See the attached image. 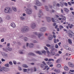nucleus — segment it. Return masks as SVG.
Listing matches in <instances>:
<instances>
[{"instance_id":"obj_18","label":"nucleus","mask_w":74,"mask_h":74,"mask_svg":"<svg viewBox=\"0 0 74 74\" xmlns=\"http://www.w3.org/2000/svg\"><path fill=\"white\" fill-rule=\"evenodd\" d=\"M60 4L61 7H63V6H64V2H63V1H61L60 2Z\"/></svg>"},{"instance_id":"obj_2","label":"nucleus","mask_w":74,"mask_h":74,"mask_svg":"<svg viewBox=\"0 0 74 74\" xmlns=\"http://www.w3.org/2000/svg\"><path fill=\"white\" fill-rule=\"evenodd\" d=\"M46 51L44 50H42L41 51H37L36 52V53H38V54L40 55H42V53L43 55H46Z\"/></svg>"},{"instance_id":"obj_42","label":"nucleus","mask_w":74,"mask_h":74,"mask_svg":"<svg viewBox=\"0 0 74 74\" xmlns=\"http://www.w3.org/2000/svg\"><path fill=\"white\" fill-rule=\"evenodd\" d=\"M56 63H60V60L59 59H58L56 61Z\"/></svg>"},{"instance_id":"obj_57","label":"nucleus","mask_w":74,"mask_h":74,"mask_svg":"<svg viewBox=\"0 0 74 74\" xmlns=\"http://www.w3.org/2000/svg\"><path fill=\"white\" fill-rule=\"evenodd\" d=\"M55 47L56 48H58V45H56Z\"/></svg>"},{"instance_id":"obj_7","label":"nucleus","mask_w":74,"mask_h":74,"mask_svg":"<svg viewBox=\"0 0 74 74\" xmlns=\"http://www.w3.org/2000/svg\"><path fill=\"white\" fill-rule=\"evenodd\" d=\"M35 5H38V6H41L42 4L41 3L39 2V1L38 0H37L36 1V3H35Z\"/></svg>"},{"instance_id":"obj_1","label":"nucleus","mask_w":74,"mask_h":74,"mask_svg":"<svg viewBox=\"0 0 74 74\" xmlns=\"http://www.w3.org/2000/svg\"><path fill=\"white\" fill-rule=\"evenodd\" d=\"M23 9L24 10H25V11H26V13L28 15H30V14H32V10L30 8H27V7L25 6L23 8Z\"/></svg>"},{"instance_id":"obj_4","label":"nucleus","mask_w":74,"mask_h":74,"mask_svg":"<svg viewBox=\"0 0 74 74\" xmlns=\"http://www.w3.org/2000/svg\"><path fill=\"white\" fill-rule=\"evenodd\" d=\"M21 30L22 32L25 33L26 32H27V31L29 30V27L27 26L24 27L22 28Z\"/></svg>"},{"instance_id":"obj_5","label":"nucleus","mask_w":74,"mask_h":74,"mask_svg":"<svg viewBox=\"0 0 74 74\" xmlns=\"http://www.w3.org/2000/svg\"><path fill=\"white\" fill-rule=\"evenodd\" d=\"M33 34H35V35H36V36H38V38H40L41 36H42V34L40 33H38L36 32H33Z\"/></svg>"},{"instance_id":"obj_54","label":"nucleus","mask_w":74,"mask_h":74,"mask_svg":"<svg viewBox=\"0 0 74 74\" xmlns=\"http://www.w3.org/2000/svg\"><path fill=\"white\" fill-rule=\"evenodd\" d=\"M54 43H56V38L54 39Z\"/></svg>"},{"instance_id":"obj_3","label":"nucleus","mask_w":74,"mask_h":74,"mask_svg":"<svg viewBox=\"0 0 74 74\" xmlns=\"http://www.w3.org/2000/svg\"><path fill=\"white\" fill-rule=\"evenodd\" d=\"M4 12L5 13H10L11 12V9L10 7H6L4 9Z\"/></svg>"},{"instance_id":"obj_10","label":"nucleus","mask_w":74,"mask_h":74,"mask_svg":"<svg viewBox=\"0 0 74 74\" xmlns=\"http://www.w3.org/2000/svg\"><path fill=\"white\" fill-rule=\"evenodd\" d=\"M31 26L32 29H34L36 26V24L35 23H32L31 24Z\"/></svg>"},{"instance_id":"obj_44","label":"nucleus","mask_w":74,"mask_h":74,"mask_svg":"<svg viewBox=\"0 0 74 74\" xmlns=\"http://www.w3.org/2000/svg\"><path fill=\"white\" fill-rule=\"evenodd\" d=\"M32 42H34V43H37V41L34 40H32Z\"/></svg>"},{"instance_id":"obj_36","label":"nucleus","mask_w":74,"mask_h":74,"mask_svg":"<svg viewBox=\"0 0 74 74\" xmlns=\"http://www.w3.org/2000/svg\"><path fill=\"white\" fill-rule=\"evenodd\" d=\"M7 31V29L6 28H3V32H5Z\"/></svg>"},{"instance_id":"obj_26","label":"nucleus","mask_w":74,"mask_h":74,"mask_svg":"<svg viewBox=\"0 0 74 74\" xmlns=\"http://www.w3.org/2000/svg\"><path fill=\"white\" fill-rule=\"evenodd\" d=\"M23 67L24 68H28V66H27V65L24 64L23 65Z\"/></svg>"},{"instance_id":"obj_13","label":"nucleus","mask_w":74,"mask_h":74,"mask_svg":"<svg viewBox=\"0 0 74 74\" xmlns=\"http://www.w3.org/2000/svg\"><path fill=\"white\" fill-rule=\"evenodd\" d=\"M68 64L69 65V66L71 67H73L74 66V64L70 62H68Z\"/></svg>"},{"instance_id":"obj_31","label":"nucleus","mask_w":74,"mask_h":74,"mask_svg":"<svg viewBox=\"0 0 74 74\" xmlns=\"http://www.w3.org/2000/svg\"><path fill=\"white\" fill-rule=\"evenodd\" d=\"M47 64L48 65H50V64H52V62H47Z\"/></svg>"},{"instance_id":"obj_43","label":"nucleus","mask_w":74,"mask_h":74,"mask_svg":"<svg viewBox=\"0 0 74 74\" xmlns=\"http://www.w3.org/2000/svg\"><path fill=\"white\" fill-rule=\"evenodd\" d=\"M45 8L47 11H49V9H48V7L47 6H45Z\"/></svg>"},{"instance_id":"obj_23","label":"nucleus","mask_w":74,"mask_h":74,"mask_svg":"<svg viewBox=\"0 0 74 74\" xmlns=\"http://www.w3.org/2000/svg\"><path fill=\"white\" fill-rule=\"evenodd\" d=\"M64 69L65 71H68L69 70V68L67 66H64Z\"/></svg>"},{"instance_id":"obj_29","label":"nucleus","mask_w":74,"mask_h":74,"mask_svg":"<svg viewBox=\"0 0 74 74\" xmlns=\"http://www.w3.org/2000/svg\"><path fill=\"white\" fill-rule=\"evenodd\" d=\"M6 18L8 20L9 19H10V16L8 15H7L6 16Z\"/></svg>"},{"instance_id":"obj_34","label":"nucleus","mask_w":74,"mask_h":74,"mask_svg":"<svg viewBox=\"0 0 74 74\" xmlns=\"http://www.w3.org/2000/svg\"><path fill=\"white\" fill-rule=\"evenodd\" d=\"M66 17L63 16L62 17V19L64 20V21L66 19Z\"/></svg>"},{"instance_id":"obj_41","label":"nucleus","mask_w":74,"mask_h":74,"mask_svg":"<svg viewBox=\"0 0 74 74\" xmlns=\"http://www.w3.org/2000/svg\"><path fill=\"white\" fill-rule=\"evenodd\" d=\"M24 40L25 41H27V38L26 37H25L24 38Z\"/></svg>"},{"instance_id":"obj_61","label":"nucleus","mask_w":74,"mask_h":74,"mask_svg":"<svg viewBox=\"0 0 74 74\" xmlns=\"http://www.w3.org/2000/svg\"><path fill=\"white\" fill-rule=\"evenodd\" d=\"M46 46L48 47H51V45H50L47 44L46 45Z\"/></svg>"},{"instance_id":"obj_27","label":"nucleus","mask_w":74,"mask_h":74,"mask_svg":"<svg viewBox=\"0 0 74 74\" xmlns=\"http://www.w3.org/2000/svg\"><path fill=\"white\" fill-rule=\"evenodd\" d=\"M29 55H31L32 56H35L36 55L35 54L32 53H29L28 54Z\"/></svg>"},{"instance_id":"obj_48","label":"nucleus","mask_w":74,"mask_h":74,"mask_svg":"<svg viewBox=\"0 0 74 74\" xmlns=\"http://www.w3.org/2000/svg\"><path fill=\"white\" fill-rule=\"evenodd\" d=\"M0 32H3V28H1L0 29Z\"/></svg>"},{"instance_id":"obj_53","label":"nucleus","mask_w":74,"mask_h":74,"mask_svg":"<svg viewBox=\"0 0 74 74\" xmlns=\"http://www.w3.org/2000/svg\"><path fill=\"white\" fill-rule=\"evenodd\" d=\"M32 37L33 38H34V39H36V37L34 35H32Z\"/></svg>"},{"instance_id":"obj_50","label":"nucleus","mask_w":74,"mask_h":74,"mask_svg":"<svg viewBox=\"0 0 74 74\" xmlns=\"http://www.w3.org/2000/svg\"><path fill=\"white\" fill-rule=\"evenodd\" d=\"M27 71V70L26 69H23V71L24 73H25V72H26Z\"/></svg>"},{"instance_id":"obj_11","label":"nucleus","mask_w":74,"mask_h":74,"mask_svg":"<svg viewBox=\"0 0 74 74\" xmlns=\"http://www.w3.org/2000/svg\"><path fill=\"white\" fill-rule=\"evenodd\" d=\"M42 63L43 64H42L40 65V67L42 69H44V67L45 66V65H47V64H46L45 63V62L43 61L42 62Z\"/></svg>"},{"instance_id":"obj_24","label":"nucleus","mask_w":74,"mask_h":74,"mask_svg":"<svg viewBox=\"0 0 74 74\" xmlns=\"http://www.w3.org/2000/svg\"><path fill=\"white\" fill-rule=\"evenodd\" d=\"M53 38V37H52L51 35L50 36H49L48 37V40H52Z\"/></svg>"},{"instance_id":"obj_45","label":"nucleus","mask_w":74,"mask_h":74,"mask_svg":"<svg viewBox=\"0 0 74 74\" xmlns=\"http://www.w3.org/2000/svg\"><path fill=\"white\" fill-rule=\"evenodd\" d=\"M59 28L60 29H63V26L62 25H60L59 27Z\"/></svg>"},{"instance_id":"obj_40","label":"nucleus","mask_w":74,"mask_h":74,"mask_svg":"<svg viewBox=\"0 0 74 74\" xmlns=\"http://www.w3.org/2000/svg\"><path fill=\"white\" fill-rule=\"evenodd\" d=\"M48 61L49 62H50L51 61H54V60H53V59H49L48 60Z\"/></svg>"},{"instance_id":"obj_16","label":"nucleus","mask_w":74,"mask_h":74,"mask_svg":"<svg viewBox=\"0 0 74 74\" xmlns=\"http://www.w3.org/2000/svg\"><path fill=\"white\" fill-rule=\"evenodd\" d=\"M47 20V21H48V22H50L51 21V18L50 17H47L46 18Z\"/></svg>"},{"instance_id":"obj_38","label":"nucleus","mask_w":74,"mask_h":74,"mask_svg":"<svg viewBox=\"0 0 74 74\" xmlns=\"http://www.w3.org/2000/svg\"><path fill=\"white\" fill-rule=\"evenodd\" d=\"M9 64H7L5 65V67H9Z\"/></svg>"},{"instance_id":"obj_56","label":"nucleus","mask_w":74,"mask_h":74,"mask_svg":"<svg viewBox=\"0 0 74 74\" xmlns=\"http://www.w3.org/2000/svg\"><path fill=\"white\" fill-rule=\"evenodd\" d=\"M9 64L10 65H12V62L11 61H10L9 62Z\"/></svg>"},{"instance_id":"obj_9","label":"nucleus","mask_w":74,"mask_h":74,"mask_svg":"<svg viewBox=\"0 0 74 74\" xmlns=\"http://www.w3.org/2000/svg\"><path fill=\"white\" fill-rule=\"evenodd\" d=\"M47 28L45 27H42L39 29L40 31V32H44L46 31V29Z\"/></svg>"},{"instance_id":"obj_64","label":"nucleus","mask_w":74,"mask_h":74,"mask_svg":"<svg viewBox=\"0 0 74 74\" xmlns=\"http://www.w3.org/2000/svg\"><path fill=\"white\" fill-rule=\"evenodd\" d=\"M10 43H8L7 44V47H10Z\"/></svg>"},{"instance_id":"obj_22","label":"nucleus","mask_w":74,"mask_h":74,"mask_svg":"<svg viewBox=\"0 0 74 74\" xmlns=\"http://www.w3.org/2000/svg\"><path fill=\"white\" fill-rule=\"evenodd\" d=\"M1 69L4 71H7V69L5 67H2L1 68Z\"/></svg>"},{"instance_id":"obj_19","label":"nucleus","mask_w":74,"mask_h":74,"mask_svg":"<svg viewBox=\"0 0 74 74\" xmlns=\"http://www.w3.org/2000/svg\"><path fill=\"white\" fill-rule=\"evenodd\" d=\"M6 51H12V48H10L8 47H6Z\"/></svg>"},{"instance_id":"obj_51","label":"nucleus","mask_w":74,"mask_h":74,"mask_svg":"<svg viewBox=\"0 0 74 74\" xmlns=\"http://www.w3.org/2000/svg\"><path fill=\"white\" fill-rule=\"evenodd\" d=\"M13 62L14 64H16V62L15 60L13 61Z\"/></svg>"},{"instance_id":"obj_30","label":"nucleus","mask_w":74,"mask_h":74,"mask_svg":"<svg viewBox=\"0 0 74 74\" xmlns=\"http://www.w3.org/2000/svg\"><path fill=\"white\" fill-rule=\"evenodd\" d=\"M68 35L69 36V37H70L71 38H72V35L71 34H70V33H69L68 34Z\"/></svg>"},{"instance_id":"obj_59","label":"nucleus","mask_w":74,"mask_h":74,"mask_svg":"<svg viewBox=\"0 0 74 74\" xmlns=\"http://www.w3.org/2000/svg\"><path fill=\"white\" fill-rule=\"evenodd\" d=\"M69 47H68V46H66V47H65V49H66V50H68V49L69 48Z\"/></svg>"},{"instance_id":"obj_14","label":"nucleus","mask_w":74,"mask_h":74,"mask_svg":"<svg viewBox=\"0 0 74 74\" xmlns=\"http://www.w3.org/2000/svg\"><path fill=\"white\" fill-rule=\"evenodd\" d=\"M51 49L50 51H54L55 50V46L53 45H51Z\"/></svg>"},{"instance_id":"obj_63","label":"nucleus","mask_w":74,"mask_h":74,"mask_svg":"<svg viewBox=\"0 0 74 74\" xmlns=\"http://www.w3.org/2000/svg\"><path fill=\"white\" fill-rule=\"evenodd\" d=\"M58 53H59V54H61L62 53V52L61 51H59Z\"/></svg>"},{"instance_id":"obj_21","label":"nucleus","mask_w":74,"mask_h":74,"mask_svg":"<svg viewBox=\"0 0 74 74\" xmlns=\"http://www.w3.org/2000/svg\"><path fill=\"white\" fill-rule=\"evenodd\" d=\"M54 71H55V72H56V73H60V70L59 69H55L54 70Z\"/></svg>"},{"instance_id":"obj_28","label":"nucleus","mask_w":74,"mask_h":74,"mask_svg":"<svg viewBox=\"0 0 74 74\" xmlns=\"http://www.w3.org/2000/svg\"><path fill=\"white\" fill-rule=\"evenodd\" d=\"M68 41L69 44H71L72 43V42L71 39H68Z\"/></svg>"},{"instance_id":"obj_15","label":"nucleus","mask_w":74,"mask_h":74,"mask_svg":"<svg viewBox=\"0 0 74 74\" xmlns=\"http://www.w3.org/2000/svg\"><path fill=\"white\" fill-rule=\"evenodd\" d=\"M10 25L11 26H12V27L14 28L16 27V25H15V23H11V24H10Z\"/></svg>"},{"instance_id":"obj_35","label":"nucleus","mask_w":74,"mask_h":74,"mask_svg":"<svg viewBox=\"0 0 74 74\" xmlns=\"http://www.w3.org/2000/svg\"><path fill=\"white\" fill-rule=\"evenodd\" d=\"M45 68H44V70H45L48 67V65H45Z\"/></svg>"},{"instance_id":"obj_37","label":"nucleus","mask_w":74,"mask_h":74,"mask_svg":"<svg viewBox=\"0 0 74 74\" xmlns=\"http://www.w3.org/2000/svg\"><path fill=\"white\" fill-rule=\"evenodd\" d=\"M57 67H61V64H58L57 65Z\"/></svg>"},{"instance_id":"obj_6","label":"nucleus","mask_w":74,"mask_h":74,"mask_svg":"<svg viewBox=\"0 0 74 74\" xmlns=\"http://www.w3.org/2000/svg\"><path fill=\"white\" fill-rule=\"evenodd\" d=\"M26 45L27 47L29 46V48H33V47H34V44H33V43H30L29 45V43H27Z\"/></svg>"},{"instance_id":"obj_60","label":"nucleus","mask_w":74,"mask_h":74,"mask_svg":"<svg viewBox=\"0 0 74 74\" xmlns=\"http://www.w3.org/2000/svg\"><path fill=\"white\" fill-rule=\"evenodd\" d=\"M64 4L65 6H67V3H64Z\"/></svg>"},{"instance_id":"obj_8","label":"nucleus","mask_w":74,"mask_h":74,"mask_svg":"<svg viewBox=\"0 0 74 74\" xmlns=\"http://www.w3.org/2000/svg\"><path fill=\"white\" fill-rule=\"evenodd\" d=\"M1 53L4 58H6L8 57V55L7 53L3 52H1Z\"/></svg>"},{"instance_id":"obj_62","label":"nucleus","mask_w":74,"mask_h":74,"mask_svg":"<svg viewBox=\"0 0 74 74\" xmlns=\"http://www.w3.org/2000/svg\"><path fill=\"white\" fill-rule=\"evenodd\" d=\"M34 8H35V10H37V7L36 6L34 5Z\"/></svg>"},{"instance_id":"obj_20","label":"nucleus","mask_w":74,"mask_h":74,"mask_svg":"<svg viewBox=\"0 0 74 74\" xmlns=\"http://www.w3.org/2000/svg\"><path fill=\"white\" fill-rule=\"evenodd\" d=\"M12 8L13 10L15 12H16L17 11V8L15 7H12Z\"/></svg>"},{"instance_id":"obj_52","label":"nucleus","mask_w":74,"mask_h":74,"mask_svg":"<svg viewBox=\"0 0 74 74\" xmlns=\"http://www.w3.org/2000/svg\"><path fill=\"white\" fill-rule=\"evenodd\" d=\"M44 49H45V50H46V51H48V49L47 47H46V46H45L44 47Z\"/></svg>"},{"instance_id":"obj_17","label":"nucleus","mask_w":74,"mask_h":74,"mask_svg":"<svg viewBox=\"0 0 74 74\" xmlns=\"http://www.w3.org/2000/svg\"><path fill=\"white\" fill-rule=\"evenodd\" d=\"M51 52V56H53L55 55V52L53 51L50 50Z\"/></svg>"},{"instance_id":"obj_58","label":"nucleus","mask_w":74,"mask_h":74,"mask_svg":"<svg viewBox=\"0 0 74 74\" xmlns=\"http://www.w3.org/2000/svg\"><path fill=\"white\" fill-rule=\"evenodd\" d=\"M44 60H45V61H47L48 60V59L47 58H45L44 59Z\"/></svg>"},{"instance_id":"obj_49","label":"nucleus","mask_w":74,"mask_h":74,"mask_svg":"<svg viewBox=\"0 0 74 74\" xmlns=\"http://www.w3.org/2000/svg\"><path fill=\"white\" fill-rule=\"evenodd\" d=\"M51 19L53 22H55V20L54 19V18H52Z\"/></svg>"},{"instance_id":"obj_55","label":"nucleus","mask_w":74,"mask_h":74,"mask_svg":"<svg viewBox=\"0 0 74 74\" xmlns=\"http://www.w3.org/2000/svg\"><path fill=\"white\" fill-rule=\"evenodd\" d=\"M1 41L2 42H4V38H3L2 39Z\"/></svg>"},{"instance_id":"obj_39","label":"nucleus","mask_w":74,"mask_h":74,"mask_svg":"<svg viewBox=\"0 0 74 74\" xmlns=\"http://www.w3.org/2000/svg\"><path fill=\"white\" fill-rule=\"evenodd\" d=\"M3 19L1 17H0V23H2L3 22Z\"/></svg>"},{"instance_id":"obj_25","label":"nucleus","mask_w":74,"mask_h":74,"mask_svg":"<svg viewBox=\"0 0 74 74\" xmlns=\"http://www.w3.org/2000/svg\"><path fill=\"white\" fill-rule=\"evenodd\" d=\"M64 10L66 12H69L70 11H69V10L67 8H64Z\"/></svg>"},{"instance_id":"obj_32","label":"nucleus","mask_w":74,"mask_h":74,"mask_svg":"<svg viewBox=\"0 0 74 74\" xmlns=\"http://www.w3.org/2000/svg\"><path fill=\"white\" fill-rule=\"evenodd\" d=\"M20 19H21L22 20H24V19H25V17H24L23 16H20Z\"/></svg>"},{"instance_id":"obj_33","label":"nucleus","mask_w":74,"mask_h":74,"mask_svg":"<svg viewBox=\"0 0 74 74\" xmlns=\"http://www.w3.org/2000/svg\"><path fill=\"white\" fill-rule=\"evenodd\" d=\"M23 51L21 50H19V53L20 54H23V53L22 52Z\"/></svg>"},{"instance_id":"obj_46","label":"nucleus","mask_w":74,"mask_h":74,"mask_svg":"<svg viewBox=\"0 0 74 74\" xmlns=\"http://www.w3.org/2000/svg\"><path fill=\"white\" fill-rule=\"evenodd\" d=\"M56 56H60V54L57 53L55 55Z\"/></svg>"},{"instance_id":"obj_47","label":"nucleus","mask_w":74,"mask_h":74,"mask_svg":"<svg viewBox=\"0 0 74 74\" xmlns=\"http://www.w3.org/2000/svg\"><path fill=\"white\" fill-rule=\"evenodd\" d=\"M18 70H19L20 71H21V70H22V68L20 66H18Z\"/></svg>"},{"instance_id":"obj_12","label":"nucleus","mask_w":74,"mask_h":74,"mask_svg":"<svg viewBox=\"0 0 74 74\" xmlns=\"http://www.w3.org/2000/svg\"><path fill=\"white\" fill-rule=\"evenodd\" d=\"M42 15V12L41 11V10H39V12L38 14V16L39 18H41V15Z\"/></svg>"}]
</instances>
